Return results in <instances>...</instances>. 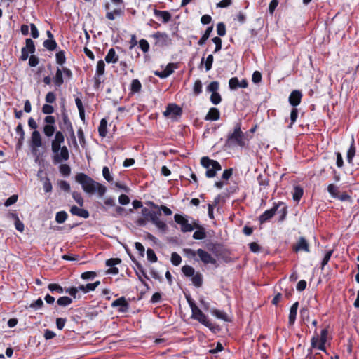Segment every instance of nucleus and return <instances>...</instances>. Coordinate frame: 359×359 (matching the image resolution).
Listing matches in <instances>:
<instances>
[{
	"instance_id": "1",
	"label": "nucleus",
	"mask_w": 359,
	"mask_h": 359,
	"mask_svg": "<svg viewBox=\"0 0 359 359\" xmlns=\"http://www.w3.org/2000/svg\"><path fill=\"white\" fill-rule=\"evenodd\" d=\"M75 180L81 185L83 190L87 194H93L97 191L98 195L102 197L106 192L107 189L105 186L95 181L84 173L77 174Z\"/></svg>"
},
{
	"instance_id": "2",
	"label": "nucleus",
	"mask_w": 359,
	"mask_h": 359,
	"mask_svg": "<svg viewBox=\"0 0 359 359\" xmlns=\"http://www.w3.org/2000/svg\"><path fill=\"white\" fill-rule=\"evenodd\" d=\"M236 144L241 147H245V144L244 141V133L241 130L240 123L236 124L233 132L228 135L225 142V145L229 147Z\"/></svg>"
},
{
	"instance_id": "3",
	"label": "nucleus",
	"mask_w": 359,
	"mask_h": 359,
	"mask_svg": "<svg viewBox=\"0 0 359 359\" xmlns=\"http://www.w3.org/2000/svg\"><path fill=\"white\" fill-rule=\"evenodd\" d=\"M61 116L62 121L60 123V128L63 131L68 132L71 137L76 141L74 128L65 107L62 110Z\"/></svg>"
},
{
	"instance_id": "4",
	"label": "nucleus",
	"mask_w": 359,
	"mask_h": 359,
	"mask_svg": "<svg viewBox=\"0 0 359 359\" xmlns=\"http://www.w3.org/2000/svg\"><path fill=\"white\" fill-rule=\"evenodd\" d=\"M191 318L198 320L200 323L208 327L212 331H214L216 328L215 325L210 322L208 316L205 315L200 309H195V312L191 313Z\"/></svg>"
},
{
	"instance_id": "5",
	"label": "nucleus",
	"mask_w": 359,
	"mask_h": 359,
	"mask_svg": "<svg viewBox=\"0 0 359 359\" xmlns=\"http://www.w3.org/2000/svg\"><path fill=\"white\" fill-rule=\"evenodd\" d=\"M156 41V45L163 47L170 46L172 43V39L165 32H157L151 36Z\"/></svg>"
},
{
	"instance_id": "6",
	"label": "nucleus",
	"mask_w": 359,
	"mask_h": 359,
	"mask_svg": "<svg viewBox=\"0 0 359 359\" xmlns=\"http://www.w3.org/2000/svg\"><path fill=\"white\" fill-rule=\"evenodd\" d=\"M282 205L283 202L274 203V205L271 209L264 211V212L259 217L260 224H264L272 218Z\"/></svg>"
},
{
	"instance_id": "7",
	"label": "nucleus",
	"mask_w": 359,
	"mask_h": 359,
	"mask_svg": "<svg viewBox=\"0 0 359 359\" xmlns=\"http://www.w3.org/2000/svg\"><path fill=\"white\" fill-rule=\"evenodd\" d=\"M130 259H132V261L135 263V266H136V269H135V273L136 275L138 277V279L141 281V283L147 288L149 289V285L148 284L145 282V280L143 279V277L147 280H149L148 276L147 275L142 265L139 263L135 259V257H130Z\"/></svg>"
},
{
	"instance_id": "8",
	"label": "nucleus",
	"mask_w": 359,
	"mask_h": 359,
	"mask_svg": "<svg viewBox=\"0 0 359 359\" xmlns=\"http://www.w3.org/2000/svg\"><path fill=\"white\" fill-rule=\"evenodd\" d=\"M65 142V135L62 131H57L54 139L51 142V149L53 153H57L61 149L62 144Z\"/></svg>"
},
{
	"instance_id": "9",
	"label": "nucleus",
	"mask_w": 359,
	"mask_h": 359,
	"mask_svg": "<svg viewBox=\"0 0 359 359\" xmlns=\"http://www.w3.org/2000/svg\"><path fill=\"white\" fill-rule=\"evenodd\" d=\"M174 219L176 223L181 225V231L182 232H191L194 230V226L182 215L176 214L174 216Z\"/></svg>"
},
{
	"instance_id": "10",
	"label": "nucleus",
	"mask_w": 359,
	"mask_h": 359,
	"mask_svg": "<svg viewBox=\"0 0 359 359\" xmlns=\"http://www.w3.org/2000/svg\"><path fill=\"white\" fill-rule=\"evenodd\" d=\"M53 163L55 164L61 163L62 161H67L69 158V153L67 147L63 146L57 153H53Z\"/></svg>"
},
{
	"instance_id": "11",
	"label": "nucleus",
	"mask_w": 359,
	"mask_h": 359,
	"mask_svg": "<svg viewBox=\"0 0 359 359\" xmlns=\"http://www.w3.org/2000/svg\"><path fill=\"white\" fill-rule=\"evenodd\" d=\"M161 215V212H152V214L149 217V219L152 222L158 229L161 230L162 231H165L167 229L166 224L161 221L159 219V216Z\"/></svg>"
},
{
	"instance_id": "12",
	"label": "nucleus",
	"mask_w": 359,
	"mask_h": 359,
	"mask_svg": "<svg viewBox=\"0 0 359 359\" xmlns=\"http://www.w3.org/2000/svg\"><path fill=\"white\" fill-rule=\"evenodd\" d=\"M248 86V82L246 79H243L239 81L238 77H232L229 81V87L230 90H235L238 88H246Z\"/></svg>"
},
{
	"instance_id": "13",
	"label": "nucleus",
	"mask_w": 359,
	"mask_h": 359,
	"mask_svg": "<svg viewBox=\"0 0 359 359\" xmlns=\"http://www.w3.org/2000/svg\"><path fill=\"white\" fill-rule=\"evenodd\" d=\"M207 249L218 258L224 256V249L223 246L219 243H208Z\"/></svg>"
},
{
	"instance_id": "14",
	"label": "nucleus",
	"mask_w": 359,
	"mask_h": 359,
	"mask_svg": "<svg viewBox=\"0 0 359 359\" xmlns=\"http://www.w3.org/2000/svg\"><path fill=\"white\" fill-rule=\"evenodd\" d=\"M113 308L118 307V311L121 313H126L129 309V304L124 297L116 299L111 303Z\"/></svg>"
},
{
	"instance_id": "15",
	"label": "nucleus",
	"mask_w": 359,
	"mask_h": 359,
	"mask_svg": "<svg viewBox=\"0 0 359 359\" xmlns=\"http://www.w3.org/2000/svg\"><path fill=\"white\" fill-rule=\"evenodd\" d=\"M197 255H198L200 260L205 264H212L215 265L217 264L216 259L212 257L210 254L203 249H198Z\"/></svg>"
},
{
	"instance_id": "16",
	"label": "nucleus",
	"mask_w": 359,
	"mask_h": 359,
	"mask_svg": "<svg viewBox=\"0 0 359 359\" xmlns=\"http://www.w3.org/2000/svg\"><path fill=\"white\" fill-rule=\"evenodd\" d=\"M182 114V109L176 104H169L165 111L163 112L165 116L172 115L174 116H180Z\"/></svg>"
},
{
	"instance_id": "17",
	"label": "nucleus",
	"mask_w": 359,
	"mask_h": 359,
	"mask_svg": "<svg viewBox=\"0 0 359 359\" xmlns=\"http://www.w3.org/2000/svg\"><path fill=\"white\" fill-rule=\"evenodd\" d=\"M302 96H303V95L300 90H292L288 97L289 103L293 107H296L297 106H298L300 104Z\"/></svg>"
},
{
	"instance_id": "18",
	"label": "nucleus",
	"mask_w": 359,
	"mask_h": 359,
	"mask_svg": "<svg viewBox=\"0 0 359 359\" xmlns=\"http://www.w3.org/2000/svg\"><path fill=\"white\" fill-rule=\"evenodd\" d=\"M70 212L73 215H76L83 219L89 217V212L87 210L79 208L76 205H73L70 208Z\"/></svg>"
},
{
	"instance_id": "19",
	"label": "nucleus",
	"mask_w": 359,
	"mask_h": 359,
	"mask_svg": "<svg viewBox=\"0 0 359 359\" xmlns=\"http://www.w3.org/2000/svg\"><path fill=\"white\" fill-rule=\"evenodd\" d=\"M298 307H299L298 302H294L290 307L289 317H288V318H289L288 324L290 326L293 325L295 322Z\"/></svg>"
},
{
	"instance_id": "20",
	"label": "nucleus",
	"mask_w": 359,
	"mask_h": 359,
	"mask_svg": "<svg viewBox=\"0 0 359 359\" xmlns=\"http://www.w3.org/2000/svg\"><path fill=\"white\" fill-rule=\"evenodd\" d=\"M294 250L296 252L304 250L305 252H309V247L307 241L304 237H300L294 246Z\"/></svg>"
},
{
	"instance_id": "21",
	"label": "nucleus",
	"mask_w": 359,
	"mask_h": 359,
	"mask_svg": "<svg viewBox=\"0 0 359 359\" xmlns=\"http://www.w3.org/2000/svg\"><path fill=\"white\" fill-rule=\"evenodd\" d=\"M32 147L36 148L42 145V140L40 133L38 130H34L31 136Z\"/></svg>"
},
{
	"instance_id": "22",
	"label": "nucleus",
	"mask_w": 359,
	"mask_h": 359,
	"mask_svg": "<svg viewBox=\"0 0 359 359\" xmlns=\"http://www.w3.org/2000/svg\"><path fill=\"white\" fill-rule=\"evenodd\" d=\"M220 118V112L217 108L212 107L205 117V121H217Z\"/></svg>"
},
{
	"instance_id": "23",
	"label": "nucleus",
	"mask_w": 359,
	"mask_h": 359,
	"mask_svg": "<svg viewBox=\"0 0 359 359\" xmlns=\"http://www.w3.org/2000/svg\"><path fill=\"white\" fill-rule=\"evenodd\" d=\"M100 284V281L97 280L93 283H88L85 285H81L78 287L79 291H82L83 293H88L90 291H94Z\"/></svg>"
},
{
	"instance_id": "24",
	"label": "nucleus",
	"mask_w": 359,
	"mask_h": 359,
	"mask_svg": "<svg viewBox=\"0 0 359 359\" xmlns=\"http://www.w3.org/2000/svg\"><path fill=\"white\" fill-rule=\"evenodd\" d=\"M154 13L156 17H161L163 23H167L171 20V14L168 11L154 10Z\"/></svg>"
},
{
	"instance_id": "25",
	"label": "nucleus",
	"mask_w": 359,
	"mask_h": 359,
	"mask_svg": "<svg viewBox=\"0 0 359 359\" xmlns=\"http://www.w3.org/2000/svg\"><path fill=\"white\" fill-rule=\"evenodd\" d=\"M215 164L217 165H215H215L213 164V165L211 168L207 169L205 176L208 178H212L215 177L217 172L222 170V166L218 161H216Z\"/></svg>"
},
{
	"instance_id": "26",
	"label": "nucleus",
	"mask_w": 359,
	"mask_h": 359,
	"mask_svg": "<svg viewBox=\"0 0 359 359\" xmlns=\"http://www.w3.org/2000/svg\"><path fill=\"white\" fill-rule=\"evenodd\" d=\"M104 59L107 63H116L117 62L118 57L115 50L114 48H110Z\"/></svg>"
},
{
	"instance_id": "27",
	"label": "nucleus",
	"mask_w": 359,
	"mask_h": 359,
	"mask_svg": "<svg viewBox=\"0 0 359 359\" xmlns=\"http://www.w3.org/2000/svg\"><path fill=\"white\" fill-rule=\"evenodd\" d=\"M213 30V26H209L207 27L206 30L205 31L204 34L202 35L199 41H198V44L201 46H203L208 39L210 37L211 32Z\"/></svg>"
},
{
	"instance_id": "28",
	"label": "nucleus",
	"mask_w": 359,
	"mask_h": 359,
	"mask_svg": "<svg viewBox=\"0 0 359 359\" xmlns=\"http://www.w3.org/2000/svg\"><path fill=\"white\" fill-rule=\"evenodd\" d=\"M107 121L105 118H102L100 121V126L98 127L99 135L102 137H104L107 133Z\"/></svg>"
},
{
	"instance_id": "29",
	"label": "nucleus",
	"mask_w": 359,
	"mask_h": 359,
	"mask_svg": "<svg viewBox=\"0 0 359 359\" xmlns=\"http://www.w3.org/2000/svg\"><path fill=\"white\" fill-rule=\"evenodd\" d=\"M355 154V142L353 137H352L351 144V146L347 151V161L349 163H352L353 158Z\"/></svg>"
},
{
	"instance_id": "30",
	"label": "nucleus",
	"mask_w": 359,
	"mask_h": 359,
	"mask_svg": "<svg viewBox=\"0 0 359 359\" xmlns=\"http://www.w3.org/2000/svg\"><path fill=\"white\" fill-rule=\"evenodd\" d=\"M191 282L196 287H200L203 285V276L201 273L197 272L191 277Z\"/></svg>"
},
{
	"instance_id": "31",
	"label": "nucleus",
	"mask_w": 359,
	"mask_h": 359,
	"mask_svg": "<svg viewBox=\"0 0 359 359\" xmlns=\"http://www.w3.org/2000/svg\"><path fill=\"white\" fill-rule=\"evenodd\" d=\"M54 83L57 87H60L64 83L62 71L60 68H57L56 71L55 76L54 78Z\"/></svg>"
},
{
	"instance_id": "32",
	"label": "nucleus",
	"mask_w": 359,
	"mask_h": 359,
	"mask_svg": "<svg viewBox=\"0 0 359 359\" xmlns=\"http://www.w3.org/2000/svg\"><path fill=\"white\" fill-rule=\"evenodd\" d=\"M216 161H217L215 160L209 158L208 156H204L202 157L201 159V164L203 168L208 169L211 168L213 165V164L215 165V166L217 165L215 164Z\"/></svg>"
},
{
	"instance_id": "33",
	"label": "nucleus",
	"mask_w": 359,
	"mask_h": 359,
	"mask_svg": "<svg viewBox=\"0 0 359 359\" xmlns=\"http://www.w3.org/2000/svg\"><path fill=\"white\" fill-rule=\"evenodd\" d=\"M43 47L50 51H53L57 48V43L55 39H46L43 43Z\"/></svg>"
},
{
	"instance_id": "34",
	"label": "nucleus",
	"mask_w": 359,
	"mask_h": 359,
	"mask_svg": "<svg viewBox=\"0 0 359 359\" xmlns=\"http://www.w3.org/2000/svg\"><path fill=\"white\" fill-rule=\"evenodd\" d=\"M12 218L15 219V229L20 232H22L25 229L24 224L19 219L18 216L15 213H11Z\"/></svg>"
},
{
	"instance_id": "35",
	"label": "nucleus",
	"mask_w": 359,
	"mask_h": 359,
	"mask_svg": "<svg viewBox=\"0 0 359 359\" xmlns=\"http://www.w3.org/2000/svg\"><path fill=\"white\" fill-rule=\"evenodd\" d=\"M303 189L300 186H296L294 189L293 200L299 202L303 196Z\"/></svg>"
},
{
	"instance_id": "36",
	"label": "nucleus",
	"mask_w": 359,
	"mask_h": 359,
	"mask_svg": "<svg viewBox=\"0 0 359 359\" xmlns=\"http://www.w3.org/2000/svg\"><path fill=\"white\" fill-rule=\"evenodd\" d=\"M67 217H68V215L65 211H64V210L60 211L56 213L55 221L58 224H63L65 222V220L67 219Z\"/></svg>"
},
{
	"instance_id": "37",
	"label": "nucleus",
	"mask_w": 359,
	"mask_h": 359,
	"mask_svg": "<svg viewBox=\"0 0 359 359\" xmlns=\"http://www.w3.org/2000/svg\"><path fill=\"white\" fill-rule=\"evenodd\" d=\"M211 313L219 319L224 320V321H228L227 314L224 311L217 309H212L211 311Z\"/></svg>"
},
{
	"instance_id": "38",
	"label": "nucleus",
	"mask_w": 359,
	"mask_h": 359,
	"mask_svg": "<svg viewBox=\"0 0 359 359\" xmlns=\"http://www.w3.org/2000/svg\"><path fill=\"white\" fill-rule=\"evenodd\" d=\"M142 84L140 81L135 79L132 81L131 86H130V90L132 93H139L141 90Z\"/></svg>"
},
{
	"instance_id": "39",
	"label": "nucleus",
	"mask_w": 359,
	"mask_h": 359,
	"mask_svg": "<svg viewBox=\"0 0 359 359\" xmlns=\"http://www.w3.org/2000/svg\"><path fill=\"white\" fill-rule=\"evenodd\" d=\"M104 67L105 64L104 61L102 60H99L96 66L95 76H100L103 75L104 73Z\"/></svg>"
},
{
	"instance_id": "40",
	"label": "nucleus",
	"mask_w": 359,
	"mask_h": 359,
	"mask_svg": "<svg viewBox=\"0 0 359 359\" xmlns=\"http://www.w3.org/2000/svg\"><path fill=\"white\" fill-rule=\"evenodd\" d=\"M25 43L26 46L22 48H26L29 53L33 54L36 50L33 40L32 39H26Z\"/></svg>"
},
{
	"instance_id": "41",
	"label": "nucleus",
	"mask_w": 359,
	"mask_h": 359,
	"mask_svg": "<svg viewBox=\"0 0 359 359\" xmlns=\"http://www.w3.org/2000/svg\"><path fill=\"white\" fill-rule=\"evenodd\" d=\"M72 302V299L70 297H67V296L61 297L57 300V304L61 306H67L71 304Z\"/></svg>"
},
{
	"instance_id": "42",
	"label": "nucleus",
	"mask_w": 359,
	"mask_h": 359,
	"mask_svg": "<svg viewBox=\"0 0 359 359\" xmlns=\"http://www.w3.org/2000/svg\"><path fill=\"white\" fill-rule=\"evenodd\" d=\"M182 271L184 275L187 277H192L195 274L194 269L189 265H185L182 266Z\"/></svg>"
},
{
	"instance_id": "43",
	"label": "nucleus",
	"mask_w": 359,
	"mask_h": 359,
	"mask_svg": "<svg viewBox=\"0 0 359 359\" xmlns=\"http://www.w3.org/2000/svg\"><path fill=\"white\" fill-rule=\"evenodd\" d=\"M56 62L60 65H63L66 61L65 52L64 50H60L55 55Z\"/></svg>"
},
{
	"instance_id": "44",
	"label": "nucleus",
	"mask_w": 359,
	"mask_h": 359,
	"mask_svg": "<svg viewBox=\"0 0 359 359\" xmlns=\"http://www.w3.org/2000/svg\"><path fill=\"white\" fill-rule=\"evenodd\" d=\"M287 207L286 205L283 202V205L280 206V208H278V212L280 214V216L279 217L278 221L283 222L285 220L287 214Z\"/></svg>"
},
{
	"instance_id": "45",
	"label": "nucleus",
	"mask_w": 359,
	"mask_h": 359,
	"mask_svg": "<svg viewBox=\"0 0 359 359\" xmlns=\"http://www.w3.org/2000/svg\"><path fill=\"white\" fill-rule=\"evenodd\" d=\"M55 131V126L45 125L43 127V133L46 136L50 137L53 135Z\"/></svg>"
},
{
	"instance_id": "46",
	"label": "nucleus",
	"mask_w": 359,
	"mask_h": 359,
	"mask_svg": "<svg viewBox=\"0 0 359 359\" xmlns=\"http://www.w3.org/2000/svg\"><path fill=\"white\" fill-rule=\"evenodd\" d=\"M48 288L52 292H56L59 294H62L64 292V289L59 284L57 283H50L48 285Z\"/></svg>"
},
{
	"instance_id": "47",
	"label": "nucleus",
	"mask_w": 359,
	"mask_h": 359,
	"mask_svg": "<svg viewBox=\"0 0 359 359\" xmlns=\"http://www.w3.org/2000/svg\"><path fill=\"white\" fill-rule=\"evenodd\" d=\"M206 237V233L203 228H200L193 234V238L196 240H202Z\"/></svg>"
},
{
	"instance_id": "48",
	"label": "nucleus",
	"mask_w": 359,
	"mask_h": 359,
	"mask_svg": "<svg viewBox=\"0 0 359 359\" xmlns=\"http://www.w3.org/2000/svg\"><path fill=\"white\" fill-rule=\"evenodd\" d=\"M147 259L152 263L156 262L158 260V258H157V256H156L155 252L151 248L147 249Z\"/></svg>"
},
{
	"instance_id": "49",
	"label": "nucleus",
	"mask_w": 359,
	"mask_h": 359,
	"mask_svg": "<svg viewBox=\"0 0 359 359\" xmlns=\"http://www.w3.org/2000/svg\"><path fill=\"white\" fill-rule=\"evenodd\" d=\"M193 92L195 95H199L202 93V82L198 79L195 81Z\"/></svg>"
},
{
	"instance_id": "50",
	"label": "nucleus",
	"mask_w": 359,
	"mask_h": 359,
	"mask_svg": "<svg viewBox=\"0 0 359 359\" xmlns=\"http://www.w3.org/2000/svg\"><path fill=\"white\" fill-rule=\"evenodd\" d=\"M219 88V83L218 81H212L207 86L206 90L208 92H211L212 93L217 92Z\"/></svg>"
},
{
	"instance_id": "51",
	"label": "nucleus",
	"mask_w": 359,
	"mask_h": 359,
	"mask_svg": "<svg viewBox=\"0 0 359 359\" xmlns=\"http://www.w3.org/2000/svg\"><path fill=\"white\" fill-rule=\"evenodd\" d=\"M212 41L215 44V48L213 53H217L219 52L222 49V39L218 36H215L212 39Z\"/></svg>"
},
{
	"instance_id": "52",
	"label": "nucleus",
	"mask_w": 359,
	"mask_h": 359,
	"mask_svg": "<svg viewBox=\"0 0 359 359\" xmlns=\"http://www.w3.org/2000/svg\"><path fill=\"white\" fill-rule=\"evenodd\" d=\"M298 117V109L296 107H293L292 109L291 113H290V124L289 126L290 128H292L293 124L296 122L297 118Z\"/></svg>"
},
{
	"instance_id": "53",
	"label": "nucleus",
	"mask_w": 359,
	"mask_h": 359,
	"mask_svg": "<svg viewBox=\"0 0 359 359\" xmlns=\"http://www.w3.org/2000/svg\"><path fill=\"white\" fill-rule=\"evenodd\" d=\"M97 276L95 271H86L81 275V278L85 280H89L94 279Z\"/></svg>"
},
{
	"instance_id": "54",
	"label": "nucleus",
	"mask_w": 359,
	"mask_h": 359,
	"mask_svg": "<svg viewBox=\"0 0 359 359\" xmlns=\"http://www.w3.org/2000/svg\"><path fill=\"white\" fill-rule=\"evenodd\" d=\"M327 191L334 198L337 197V194H339L338 187L333 184L328 185Z\"/></svg>"
},
{
	"instance_id": "55",
	"label": "nucleus",
	"mask_w": 359,
	"mask_h": 359,
	"mask_svg": "<svg viewBox=\"0 0 359 359\" xmlns=\"http://www.w3.org/2000/svg\"><path fill=\"white\" fill-rule=\"evenodd\" d=\"M210 99L211 102L215 105L219 104L222 101V97L217 92L212 93Z\"/></svg>"
},
{
	"instance_id": "56",
	"label": "nucleus",
	"mask_w": 359,
	"mask_h": 359,
	"mask_svg": "<svg viewBox=\"0 0 359 359\" xmlns=\"http://www.w3.org/2000/svg\"><path fill=\"white\" fill-rule=\"evenodd\" d=\"M257 180L260 186L266 187L269 185V178L262 174H259L257 176Z\"/></svg>"
},
{
	"instance_id": "57",
	"label": "nucleus",
	"mask_w": 359,
	"mask_h": 359,
	"mask_svg": "<svg viewBox=\"0 0 359 359\" xmlns=\"http://www.w3.org/2000/svg\"><path fill=\"white\" fill-rule=\"evenodd\" d=\"M182 262V258L177 252H172L171 255V262L174 266H179Z\"/></svg>"
},
{
	"instance_id": "58",
	"label": "nucleus",
	"mask_w": 359,
	"mask_h": 359,
	"mask_svg": "<svg viewBox=\"0 0 359 359\" xmlns=\"http://www.w3.org/2000/svg\"><path fill=\"white\" fill-rule=\"evenodd\" d=\"M217 33L219 36H224L226 34V26L224 22H219L217 25Z\"/></svg>"
},
{
	"instance_id": "59",
	"label": "nucleus",
	"mask_w": 359,
	"mask_h": 359,
	"mask_svg": "<svg viewBox=\"0 0 359 359\" xmlns=\"http://www.w3.org/2000/svg\"><path fill=\"white\" fill-rule=\"evenodd\" d=\"M60 172L64 176H69L71 172V168L67 164H61L60 166Z\"/></svg>"
},
{
	"instance_id": "60",
	"label": "nucleus",
	"mask_w": 359,
	"mask_h": 359,
	"mask_svg": "<svg viewBox=\"0 0 359 359\" xmlns=\"http://www.w3.org/2000/svg\"><path fill=\"white\" fill-rule=\"evenodd\" d=\"M121 262V259L120 258H111L106 261V266L109 267H113Z\"/></svg>"
},
{
	"instance_id": "61",
	"label": "nucleus",
	"mask_w": 359,
	"mask_h": 359,
	"mask_svg": "<svg viewBox=\"0 0 359 359\" xmlns=\"http://www.w3.org/2000/svg\"><path fill=\"white\" fill-rule=\"evenodd\" d=\"M213 55L212 54L209 55L205 61V70L208 72L212 69V63H213Z\"/></svg>"
},
{
	"instance_id": "62",
	"label": "nucleus",
	"mask_w": 359,
	"mask_h": 359,
	"mask_svg": "<svg viewBox=\"0 0 359 359\" xmlns=\"http://www.w3.org/2000/svg\"><path fill=\"white\" fill-rule=\"evenodd\" d=\"M72 197L80 206L83 205L84 201L80 193L74 191L72 193Z\"/></svg>"
},
{
	"instance_id": "63",
	"label": "nucleus",
	"mask_w": 359,
	"mask_h": 359,
	"mask_svg": "<svg viewBox=\"0 0 359 359\" xmlns=\"http://www.w3.org/2000/svg\"><path fill=\"white\" fill-rule=\"evenodd\" d=\"M102 175L104 178L109 182H112L113 177H111L109 169L108 167L104 166L102 169Z\"/></svg>"
},
{
	"instance_id": "64",
	"label": "nucleus",
	"mask_w": 359,
	"mask_h": 359,
	"mask_svg": "<svg viewBox=\"0 0 359 359\" xmlns=\"http://www.w3.org/2000/svg\"><path fill=\"white\" fill-rule=\"evenodd\" d=\"M139 46L144 53H147L149 50V44L146 39H141L139 41Z\"/></svg>"
}]
</instances>
